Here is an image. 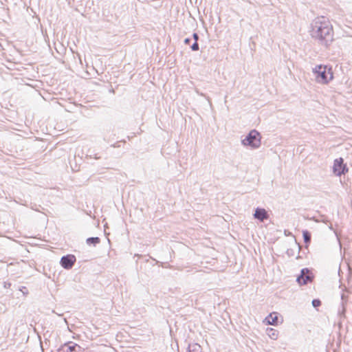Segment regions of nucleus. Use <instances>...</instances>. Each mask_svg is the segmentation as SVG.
Masks as SVG:
<instances>
[{
    "label": "nucleus",
    "mask_w": 352,
    "mask_h": 352,
    "mask_svg": "<svg viewBox=\"0 0 352 352\" xmlns=\"http://www.w3.org/2000/svg\"><path fill=\"white\" fill-rule=\"evenodd\" d=\"M313 36L322 43L328 45L333 40V29L329 21L325 16H318L314 23Z\"/></svg>",
    "instance_id": "obj_1"
},
{
    "label": "nucleus",
    "mask_w": 352,
    "mask_h": 352,
    "mask_svg": "<svg viewBox=\"0 0 352 352\" xmlns=\"http://www.w3.org/2000/svg\"><path fill=\"white\" fill-rule=\"evenodd\" d=\"M314 73L317 82L327 84L333 78V73L331 67L327 65H320L315 67Z\"/></svg>",
    "instance_id": "obj_2"
},
{
    "label": "nucleus",
    "mask_w": 352,
    "mask_h": 352,
    "mask_svg": "<svg viewBox=\"0 0 352 352\" xmlns=\"http://www.w3.org/2000/svg\"><path fill=\"white\" fill-rule=\"evenodd\" d=\"M243 144L253 148L258 147L261 144V136L259 133L256 130L251 131L246 138L243 140Z\"/></svg>",
    "instance_id": "obj_3"
},
{
    "label": "nucleus",
    "mask_w": 352,
    "mask_h": 352,
    "mask_svg": "<svg viewBox=\"0 0 352 352\" xmlns=\"http://www.w3.org/2000/svg\"><path fill=\"white\" fill-rule=\"evenodd\" d=\"M332 169L333 173L338 176L344 175L349 171V168H347L346 164L344 163V160L342 157H339L334 160Z\"/></svg>",
    "instance_id": "obj_4"
},
{
    "label": "nucleus",
    "mask_w": 352,
    "mask_h": 352,
    "mask_svg": "<svg viewBox=\"0 0 352 352\" xmlns=\"http://www.w3.org/2000/svg\"><path fill=\"white\" fill-rule=\"evenodd\" d=\"M76 258L73 254L63 256L60 259V265L65 269H70L74 265Z\"/></svg>",
    "instance_id": "obj_5"
},
{
    "label": "nucleus",
    "mask_w": 352,
    "mask_h": 352,
    "mask_svg": "<svg viewBox=\"0 0 352 352\" xmlns=\"http://www.w3.org/2000/svg\"><path fill=\"white\" fill-rule=\"evenodd\" d=\"M313 276L307 269H303L301 271V275L298 277L297 281L300 285H305L309 282H311Z\"/></svg>",
    "instance_id": "obj_6"
},
{
    "label": "nucleus",
    "mask_w": 352,
    "mask_h": 352,
    "mask_svg": "<svg viewBox=\"0 0 352 352\" xmlns=\"http://www.w3.org/2000/svg\"><path fill=\"white\" fill-rule=\"evenodd\" d=\"M255 219H258L261 221H263L269 219V214L264 208H256L254 214Z\"/></svg>",
    "instance_id": "obj_7"
},
{
    "label": "nucleus",
    "mask_w": 352,
    "mask_h": 352,
    "mask_svg": "<svg viewBox=\"0 0 352 352\" xmlns=\"http://www.w3.org/2000/svg\"><path fill=\"white\" fill-rule=\"evenodd\" d=\"M278 314L276 312H273V313H271L269 316H267L265 318L264 322H265L267 324L276 326L278 323Z\"/></svg>",
    "instance_id": "obj_8"
},
{
    "label": "nucleus",
    "mask_w": 352,
    "mask_h": 352,
    "mask_svg": "<svg viewBox=\"0 0 352 352\" xmlns=\"http://www.w3.org/2000/svg\"><path fill=\"white\" fill-rule=\"evenodd\" d=\"M266 331L267 336L272 340H276L278 339L279 333L276 329H274L273 328H267Z\"/></svg>",
    "instance_id": "obj_9"
},
{
    "label": "nucleus",
    "mask_w": 352,
    "mask_h": 352,
    "mask_svg": "<svg viewBox=\"0 0 352 352\" xmlns=\"http://www.w3.org/2000/svg\"><path fill=\"white\" fill-rule=\"evenodd\" d=\"M303 239L306 244H309L311 241V234L307 230L302 232Z\"/></svg>",
    "instance_id": "obj_10"
},
{
    "label": "nucleus",
    "mask_w": 352,
    "mask_h": 352,
    "mask_svg": "<svg viewBox=\"0 0 352 352\" xmlns=\"http://www.w3.org/2000/svg\"><path fill=\"white\" fill-rule=\"evenodd\" d=\"M100 241V239L98 237H91V238H88L87 239V243L89 244V245H91V244H97V243H99Z\"/></svg>",
    "instance_id": "obj_11"
},
{
    "label": "nucleus",
    "mask_w": 352,
    "mask_h": 352,
    "mask_svg": "<svg viewBox=\"0 0 352 352\" xmlns=\"http://www.w3.org/2000/svg\"><path fill=\"white\" fill-rule=\"evenodd\" d=\"M76 345L74 346H65L63 350V352H76Z\"/></svg>",
    "instance_id": "obj_12"
},
{
    "label": "nucleus",
    "mask_w": 352,
    "mask_h": 352,
    "mask_svg": "<svg viewBox=\"0 0 352 352\" xmlns=\"http://www.w3.org/2000/svg\"><path fill=\"white\" fill-rule=\"evenodd\" d=\"M312 305L314 307H318L321 305V301L319 299H314L312 300Z\"/></svg>",
    "instance_id": "obj_13"
},
{
    "label": "nucleus",
    "mask_w": 352,
    "mask_h": 352,
    "mask_svg": "<svg viewBox=\"0 0 352 352\" xmlns=\"http://www.w3.org/2000/svg\"><path fill=\"white\" fill-rule=\"evenodd\" d=\"M198 49H199V46H198V44L197 43H194L192 45V50L196 51V50H198Z\"/></svg>",
    "instance_id": "obj_14"
},
{
    "label": "nucleus",
    "mask_w": 352,
    "mask_h": 352,
    "mask_svg": "<svg viewBox=\"0 0 352 352\" xmlns=\"http://www.w3.org/2000/svg\"><path fill=\"white\" fill-rule=\"evenodd\" d=\"M196 346L198 347L199 349H200V346L199 345H197Z\"/></svg>",
    "instance_id": "obj_15"
}]
</instances>
